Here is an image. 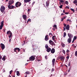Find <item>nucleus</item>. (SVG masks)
I'll return each instance as SVG.
<instances>
[{
	"label": "nucleus",
	"mask_w": 77,
	"mask_h": 77,
	"mask_svg": "<svg viewBox=\"0 0 77 77\" xmlns=\"http://www.w3.org/2000/svg\"><path fill=\"white\" fill-rule=\"evenodd\" d=\"M5 10V7L3 5H2L0 8V11L2 13H3Z\"/></svg>",
	"instance_id": "nucleus-1"
},
{
	"label": "nucleus",
	"mask_w": 77,
	"mask_h": 77,
	"mask_svg": "<svg viewBox=\"0 0 77 77\" xmlns=\"http://www.w3.org/2000/svg\"><path fill=\"white\" fill-rule=\"evenodd\" d=\"M7 35H10L9 36V38H11V37H12V32H11L10 31H8L7 32Z\"/></svg>",
	"instance_id": "nucleus-2"
},
{
	"label": "nucleus",
	"mask_w": 77,
	"mask_h": 77,
	"mask_svg": "<svg viewBox=\"0 0 77 77\" xmlns=\"http://www.w3.org/2000/svg\"><path fill=\"white\" fill-rule=\"evenodd\" d=\"M21 4L20 2H17L15 4L16 7L18 8L21 6Z\"/></svg>",
	"instance_id": "nucleus-3"
},
{
	"label": "nucleus",
	"mask_w": 77,
	"mask_h": 77,
	"mask_svg": "<svg viewBox=\"0 0 77 77\" xmlns=\"http://www.w3.org/2000/svg\"><path fill=\"white\" fill-rule=\"evenodd\" d=\"M1 47L2 50H4L5 48V46L4 44H3L2 43H1Z\"/></svg>",
	"instance_id": "nucleus-4"
},
{
	"label": "nucleus",
	"mask_w": 77,
	"mask_h": 77,
	"mask_svg": "<svg viewBox=\"0 0 77 77\" xmlns=\"http://www.w3.org/2000/svg\"><path fill=\"white\" fill-rule=\"evenodd\" d=\"M4 22L3 21H2L1 23V25L0 26V29L2 30V28H3V23Z\"/></svg>",
	"instance_id": "nucleus-5"
},
{
	"label": "nucleus",
	"mask_w": 77,
	"mask_h": 77,
	"mask_svg": "<svg viewBox=\"0 0 77 77\" xmlns=\"http://www.w3.org/2000/svg\"><path fill=\"white\" fill-rule=\"evenodd\" d=\"M20 49L19 48H16L14 49V51L15 52H17V51H18V52H20Z\"/></svg>",
	"instance_id": "nucleus-6"
},
{
	"label": "nucleus",
	"mask_w": 77,
	"mask_h": 77,
	"mask_svg": "<svg viewBox=\"0 0 77 77\" xmlns=\"http://www.w3.org/2000/svg\"><path fill=\"white\" fill-rule=\"evenodd\" d=\"M49 43L51 45H55L54 43L53 42V41L51 40H50L49 41Z\"/></svg>",
	"instance_id": "nucleus-7"
},
{
	"label": "nucleus",
	"mask_w": 77,
	"mask_h": 77,
	"mask_svg": "<svg viewBox=\"0 0 77 77\" xmlns=\"http://www.w3.org/2000/svg\"><path fill=\"white\" fill-rule=\"evenodd\" d=\"M35 57L33 56H32L30 57H29V59L31 61H33V60H35Z\"/></svg>",
	"instance_id": "nucleus-8"
},
{
	"label": "nucleus",
	"mask_w": 77,
	"mask_h": 77,
	"mask_svg": "<svg viewBox=\"0 0 77 77\" xmlns=\"http://www.w3.org/2000/svg\"><path fill=\"white\" fill-rule=\"evenodd\" d=\"M14 3V1L12 0V1H9L8 2V5H12Z\"/></svg>",
	"instance_id": "nucleus-9"
},
{
	"label": "nucleus",
	"mask_w": 77,
	"mask_h": 77,
	"mask_svg": "<svg viewBox=\"0 0 77 77\" xmlns=\"http://www.w3.org/2000/svg\"><path fill=\"white\" fill-rule=\"evenodd\" d=\"M23 19H24L25 21H26V19L27 18V17L26 16V15L25 14H23Z\"/></svg>",
	"instance_id": "nucleus-10"
},
{
	"label": "nucleus",
	"mask_w": 77,
	"mask_h": 77,
	"mask_svg": "<svg viewBox=\"0 0 77 77\" xmlns=\"http://www.w3.org/2000/svg\"><path fill=\"white\" fill-rule=\"evenodd\" d=\"M68 36L69 38H70V39H72V37H73V35L70 33H68Z\"/></svg>",
	"instance_id": "nucleus-11"
},
{
	"label": "nucleus",
	"mask_w": 77,
	"mask_h": 77,
	"mask_svg": "<svg viewBox=\"0 0 77 77\" xmlns=\"http://www.w3.org/2000/svg\"><path fill=\"white\" fill-rule=\"evenodd\" d=\"M55 62V59H53L52 60V65L53 66H54V65Z\"/></svg>",
	"instance_id": "nucleus-12"
},
{
	"label": "nucleus",
	"mask_w": 77,
	"mask_h": 77,
	"mask_svg": "<svg viewBox=\"0 0 77 77\" xmlns=\"http://www.w3.org/2000/svg\"><path fill=\"white\" fill-rule=\"evenodd\" d=\"M60 60H64L65 59V57L63 56H61L60 58Z\"/></svg>",
	"instance_id": "nucleus-13"
},
{
	"label": "nucleus",
	"mask_w": 77,
	"mask_h": 77,
	"mask_svg": "<svg viewBox=\"0 0 77 77\" xmlns=\"http://www.w3.org/2000/svg\"><path fill=\"white\" fill-rule=\"evenodd\" d=\"M51 53H54L55 52V49L54 48H53L51 50Z\"/></svg>",
	"instance_id": "nucleus-14"
},
{
	"label": "nucleus",
	"mask_w": 77,
	"mask_h": 77,
	"mask_svg": "<svg viewBox=\"0 0 77 77\" xmlns=\"http://www.w3.org/2000/svg\"><path fill=\"white\" fill-rule=\"evenodd\" d=\"M48 35H46L45 36V39L46 41L48 40Z\"/></svg>",
	"instance_id": "nucleus-15"
},
{
	"label": "nucleus",
	"mask_w": 77,
	"mask_h": 77,
	"mask_svg": "<svg viewBox=\"0 0 77 77\" xmlns=\"http://www.w3.org/2000/svg\"><path fill=\"white\" fill-rule=\"evenodd\" d=\"M66 29L67 30H69V25H67L66 27Z\"/></svg>",
	"instance_id": "nucleus-16"
},
{
	"label": "nucleus",
	"mask_w": 77,
	"mask_h": 77,
	"mask_svg": "<svg viewBox=\"0 0 77 77\" xmlns=\"http://www.w3.org/2000/svg\"><path fill=\"white\" fill-rule=\"evenodd\" d=\"M32 0H24V3H29V2H30V1Z\"/></svg>",
	"instance_id": "nucleus-17"
},
{
	"label": "nucleus",
	"mask_w": 77,
	"mask_h": 77,
	"mask_svg": "<svg viewBox=\"0 0 77 77\" xmlns=\"http://www.w3.org/2000/svg\"><path fill=\"white\" fill-rule=\"evenodd\" d=\"M71 38H69L68 39V40H67L68 42L69 43H71Z\"/></svg>",
	"instance_id": "nucleus-18"
},
{
	"label": "nucleus",
	"mask_w": 77,
	"mask_h": 77,
	"mask_svg": "<svg viewBox=\"0 0 77 77\" xmlns=\"http://www.w3.org/2000/svg\"><path fill=\"white\" fill-rule=\"evenodd\" d=\"M49 1H48L46 2V6L47 7H48V5H49Z\"/></svg>",
	"instance_id": "nucleus-19"
},
{
	"label": "nucleus",
	"mask_w": 77,
	"mask_h": 77,
	"mask_svg": "<svg viewBox=\"0 0 77 77\" xmlns=\"http://www.w3.org/2000/svg\"><path fill=\"white\" fill-rule=\"evenodd\" d=\"M6 56H4L2 58V60L5 61V60H6Z\"/></svg>",
	"instance_id": "nucleus-20"
},
{
	"label": "nucleus",
	"mask_w": 77,
	"mask_h": 77,
	"mask_svg": "<svg viewBox=\"0 0 77 77\" xmlns=\"http://www.w3.org/2000/svg\"><path fill=\"white\" fill-rule=\"evenodd\" d=\"M46 50L47 52H50V51L51 50V48H47Z\"/></svg>",
	"instance_id": "nucleus-21"
},
{
	"label": "nucleus",
	"mask_w": 77,
	"mask_h": 77,
	"mask_svg": "<svg viewBox=\"0 0 77 77\" xmlns=\"http://www.w3.org/2000/svg\"><path fill=\"white\" fill-rule=\"evenodd\" d=\"M16 73L17 75H18V76L20 75V72L18 71H17Z\"/></svg>",
	"instance_id": "nucleus-22"
},
{
	"label": "nucleus",
	"mask_w": 77,
	"mask_h": 77,
	"mask_svg": "<svg viewBox=\"0 0 77 77\" xmlns=\"http://www.w3.org/2000/svg\"><path fill=\"white\" fill-rule=\"evenodd\" d=\"M61 45L62 47H65V44L63 43H61Z\"/></svg>",
	"instance_id": "nucleus-23"
},
{
	"label": "nucleus",
	"mask_w": 77,
	"mask_h": 77,
	"mask_svg": "<svg viewBox=\"0 0 77 77\" xmlns=\"http://www.w3.org/2000/svg\"><path fill=\"white\" fill-rule=\"evenodd\" d=\"M66 21H67V22H68V21H69V22H71H71H72V21H71V20L69 19H68Z\"/></svg>",
	"instance_id": "nucleus-24"
},
{
	"label": "nucleus",
	"mask_w": 77,
	"mask_h": 77,
	"mask_svg": "<svg viewBox=\"0 0 77 77\" xmlns=\"http://www.w3.org/2000/svg\"><path fill=\"white\" fill-rule=\"evenodd\" d=\"M53 27H54L55 28V29H57V26H56V24H55L54 25V26H53Z\"/></svg>",
	"instance_id": "nucleus-25"
},
{
	"label": "nucleus",
	"mask_w": 77,
	"mask_h": 77,
	"mask_svg": "<svg viewBox=\"0 0 77 77\" xmlns=\"http://www.w3.org/2000/svg\"><path fill=\"white\" fill-rule=\"evenodd\" d=\"M73 3H74L75 4V3H77V0H74V1H73Z\"/></svg>",
	"instance_id": "nucleus-26"
},
{
	"label": "nucleus",
	"mask_w": 77,
	"mask_h": 77,
	"mask_svg": "<svg viewBox=\"0 0 77 77\" xmlns=\"http://www.w3.org/2000/svg\"><path fill=\"white\" fill-rule=\"evenodd\" d=\"M66 32H64L63 34V37L64 38H65V36H66Z\"/></svg>",
	"instance_id": "nucleus-27"
},
{
	"label": "nucleus",
	"mask_w": 77,
	"mask_h": 77,
	"mask_svg": "<svg viewBox=\"0 0 77 77\" xmlns=\"http://www.w3.org/2000/svg\"><path fill=\"white\" fill-rule=\"evenodd\" d=\"M56 39V36H53L52 37V39L53 40H54Z\"/></svg>",
	"instance_id": "nucleus-28"
},
{
	"label": "nucleus",
	"mask_w": 77,
	"mask_h": 77,
	"mask_svg": "<svg viewBox=\"0 0 77 77\" xmlns=\"http://www.w3.org/2000/svg\"><path fill=\"white\" fill-rule=\"evenodd\" d=\"M77 36H74L73 38V40H75V39H77Z\"/></svg>",
	"instance_id": "nucleus-29"
},
{
	"label": "nucleus",
	"mask_w": 77,
	"mask_h": 77,
	"mask_svg": "<svg viewBox=\"0 0 77 77\" xmlns=\"http://www.w3.org/2000/svg\"><path fill=\"white\" fill-rule=\"evenodd\" d=\"M45 48L46 49L48 48V46L47 45H46L45 46Z\"/></svg>",
	"instance_id": "nucleus-30"
},
{
	"label": "nucleus",
	"mask_w": 77,
	"mask_h": 77,
	"mask_svg": "<svg viewBox=\"0 0 77 77\" xmlns=\"http://www.w3.org/2000/svg\"><path fill=\"white\" fill-rule=\"evenodd\" d=\"M26 74H30V72L29 71H27L26 72Z\"/></svg>",
	"instance_id": "nucleus-31"
},
{
	"label": "nucleus",
	"mask_w": 77,
	"mask_h": 77,
	"mask_svg": "<svg viewBox=\"0 0 77 77\" xmlns=\"http://www.w3.org/2000/svg\"><path fill=\"white\" fill-rule=\"evenodd\" d=\"M8 8L9 9H11V6H10V5H8Z\"/></svg>",
	"instance_id": "nucleus-32"
},
{
	"label": "nucleus",
	"mask_w": 77,
	"mask_h": 77,
	"mask_svg": "<svg viewBox=\"0 0 77 77\" xmlns=\"http://www.w3.org/2000/svg\"><path fill=\"white\" fill-rule=\"evenodd\" d=\"M70 10H71V11H72V12H74L75 11H74V10L73 9L71 8Z\"/></svg>",
	"instance_id": "nucleus-33"
},
{
	"label": "nucleus",
	"mask_w": 77,
	"mask_h": 77,
	"mask_svg": "<svg viewBox=\"0 0 77 77\" xmlns=\"http://www.w3.org/2000/svg\"><path fill=\"white\" fill-rule=\"evenodd\" d=\"M60 2L62 3H64V1H63V0H60Z\"/></svg>",
	"instance_id": "nucleus-34"
},
{
	"label": "nucleus",
	"mask_w": 77,
	"mask_h": 77,
	"mask_svg": "<svg viewBox=\"0 0 77 77\" xmlns=\"http://www.w3.org/2000/svg\"><path fill=\"white\" fill-rule=\"evenodd\" d=\"M75 56L77 57V51H76L75 52Z\"/></svg>",
	"instance_id": "nucleus-35"
},
{
	"label": "nucleus",
	"mask_w": 77,
	"mask_h": 77,
	"mask_svg": "<svg viewBox=\"0 0 77 77\" xmlns=\"http://www.w3.org/2000/svg\"><path fill=\"white\" fill-rule=\"evenodd\" d=\"M62 6H63V5H61L59 6L60 8V9H61V8H62Z\"/></svg>",
	"instance_id": "nucleus-36"
},
{
	"label": "nucleus",
	"mask_w": 77,
	"mask_h": 77,
	"mask_svg": "<svg viewBox=\"0 0 77 77\" xmlns=\"http://www.w3.org/2000/svg\"><path fill=\"white\" fill-rule=\"evenodd\" d=\"M14 9V6H13V5H12L11 6V9Z\"/></svg>",
	"instance_id": "nucleus-37"
},
{
	"label": "nucleus",
	"mask_w": 77,
	"mask_h": 77,
	"mask_svg": "<svg viewBox=\"0 0 77 77\" xmlns=\"http://www.w3.org/2000/svg\"><path fill=\"white\" fill-rule=\"evenodd\" d=\"M67 55H68V56L66 57V58L67 59H68L69 57V56H68V54H67Z\"/></svg>",
	"instance_id": "nucleus-38"
},
{
	"label": "nucleus",
	"mask_w": 77,
	"mask_h": 77,
	"mask_svg": "<svg viewBox=\"0 0 77 77\" xmlns=\"http://www.w3.org/2000/svg\"><path fill=\"white\" fill-rule=\"evenodd\" d=\"M63 52L64 54H65V51L64 50H63Z\"/></svg>",
	"instance_id": "nucleus-39"
},
{
	"label": "nucleus",
	"mask_w": 77,
	"mask_h": 77,
	"mask_svg": "<svg viewBox=\"0 0 77 77\" xmlns=\"http://www.w3.org/2000/svg\"><path fill=\"white\" fill-rule=\"evenodd\" d=\"M13 71L12 70H11V71H10V74H11L12 73Z\"/></svg>",
	"instance_id": "nucleus-40"
},
{
	"label": "nucleus",
	"mask_w": 77,
	"mask_h": 77,
	"mask_svg": "<svg viewBox=\"0 0 77 77\" xmlns=\"http://www.w3.org/2000/svg\"><path fill=\"white\" fill-rule=\"evenodd\" d=\"M65 3H66V5H68V1H66L65 2Z\"/></svg>",
	"instance_id": "nucleus-41"
},
{
	"label": "nucleus",
	"mask_w": 77,
	"mask_h": 77,
	"mask_svg": "<svg viewBox=\"0 0 77 77\" xmlns=\"http://www.w3.org/2000/svg\"><path fill=\"white\" fill-rule=\"evenodd\" d=\"M29 21H31V19H29L27 21V22Z\"/></svg>",
	"instance_id": "nucleus-42"
},
{
	"label": "nucleus",
	"mask_w": 77,
	"mask_h": 77,
	"mask_svg": "<svg viewBox=\"0 0 77 77\" xmlns=\"http://www.w3.org/2000/svg\"><path fill=\"white\" fill-rule=\"evenodd\" d=\"M63 25L65 27L66 26V24H65V23L63 24Z\"/></svg>",
	"instance_id": "nucleus-43"
},
{
	"label": "nucleus",
	"mask_w": 77,
	"mask_h": 77,
	"mask_svg": "<svg viewBox=\"0 0 77 77\" xmlns=\"http://www.w3.org/2000/svg\"><path fill=\"white\" fill-rule=\"evenodd\" d=\"M63 30L64 31H65V29H66V28H65V27H63Z\"/></svg>",
	"instance_id": "nucleus-44"
},
{
	"label": "nucleus",
	"mask_w": 77,
	"mask_h": 77,
	"mask_svg": "<svg viewBox=\"0 0 77 77\" xmlns=\"http://www.w3.org/2000/svg\"><path fill=\"white\" fill-rule=\"evenodd\" d=\"M66 8H67V9H69V7L67 6L66 7Z\"/></svg>",
	"instance_id": "nucleus-45"
},
{
	"label": "nucleus",
	"mask_w": 77,
	"mask_h": 77,
	"mask_svg": "<svg viewBox=\"0 0 77 77\" xmlns=\"http://www.w3.org/2000/svg\"><path fill=\"white\" fill-rule=\"evenodd\" d=\"M2 56L0 54V59H2Z\"/></svg>",
	"instance_id": "nucleus-46"
},
{
	"label": "nucleus",
	"mask_w": 77,
	"mask_h": 77,
	"mask_svg": "<svg viewBox=\"0 0 77 77\" xmlns=\"http://www.w3.org/2000/svg\"><path fill=\"white\" fill-rule=\"evenodd\" d=\"M52 71H54V68H53L51 70Z\"/></svg>",
	"instance_id": "nucleus-47"
},
{
	"label": "nucleus",
	"mask_w": 77,
	"mask_h": 77,
	"mask_svg": "<svg viewBox=\"0 0 77 77\" xmlns=\"http://www.w3.org/2000/svg\"><path fill=\"white\" fill-rule=\"evenodd\" d=\"M66 52H67V53H69V51L67 50L66 51Z\"/></svg>",
	"instance_id": "nucleus-48"
},
{
	"label": "nucleus",
	"mask_w": 77,
	"mask_h": 77,
	"mask_svg": "<svg viewBox=\"0 0 77 77\" xmlns=\"http://www.w3.org/2000/svg\"><path fill=\"white\" fill-rule=\"evenodd\" d=\"M65 14H66V15H67L68 14V13H67V12H65Z\"/></svg>",
	"instance_id": "nucleus-49"
},
{
	"label": "nucleus",
	"mask_w": 77,
	"mask_h": 77,
	"mask_svg": "<svg viewBox=\"0 0 77 77\" xmlns=\"http://www.w3.org/2000/svg\"><path fill=\"white\" fill-rule=\"evenodd\" d=\"M66 17H63V19H65V18H66Z\"/></svg>",
	"instance_id": "nucleus-50"
},
{
	"label": "nucleus",
	"mask_w": 77,
	"mask_h": 77,
	"mask_svg": "<svg viewBox=\"0 0 77 77\" xmlns=\"http://www.w3.org/2000/svg\"><path fill=\"white\" fill-rule=\"evenodd\" d=\"M75 41V40H74V39H73V41H72V43H74V42Z\"/></svg>",
	"instance_id": "nucleus-51"
},
{
	"label": "nucleus",
	"mask_w": 77,
	"mask_h": 77,
	"mask_svg": "<svg viewBox=\"0 0 77 77\" xmlns=\"http://www.w3.org/2000/svg\"><path fill=\"white\" fill-rule=\"evenodd\" d=\"M47 56H45V58L46 59H47Z\"/></svg>",
	"instance_id": "nucleus-52"
},
{
	"label": "nucleus",
	"mask_w": 77,
	"mask_h": 77,
	"mask_svg": "<svg viewBox=\"0 0 77 77\" xmlns=\"http://www.w3.org/2000/svg\"><path fill=\"white\" fill-rule=\"evenodd\" d=\"M35 3V2H33L32 5H34Z\"/></svg>",
	"instance_id": "nucleus-53"
},
{
	"label": "nucleus",
	"mask_w": 77,
	"mask_h": 77,
	"mask_svg": "<svg viewBox=\"0 0 77 77\" xmlns=\"http://www.w3.org/2000/svg\"><path fill=\"white\" fill-rule=\"evenodd\" d=\"M65 10H63V13H65Z\"/></svg>",
	"instance_id": "nucleus-54"
},
{
	"label": "nucleus",
	"mask_w": 77,
	"mask_h": 77,
	"mask_svg": "<svg viewBox=\"0 0 77 77\" xmlns=\"http://www.w3.org/2000/svg\"><path fill=\"white\" fill-rule=\"evenodd\" d=\"M11 39L9 38V42H11Z\"/></svg>",
	"instance_id": "nucleus-55"
},
{
	"label": "nucleus",
	"mask_w": 77,
	"mask_h": 77,
	"mask_svg": "<svg viewBox=\"0 0 77 77\" xmlns=\"http://www.w3.org/2000/svg\"><path fill=\"white\" fill-rule=\"evenodd\" d=\"M8 1H9V0H6L5 2H8Z\"/></svg>",
	"instance_id": "nucleus-56"
},
{
	"label": "nucleus",
	"mask_w": 77,
	"mask_h": 77,
	"mask_svg": "<svg viewBox=\"0 0 77 77\" xmlns=\"http://www.w3.org/2000/svg\"><path fill=\"white\" fill-rule=\"evenodd\" d=\"M63 19H62L61 20V21H63Z\"/></svg>",
	"instance_id": "nucleus-57"
},
{
	"label": "nucleus",
	"mask_w": 77,
	"mask_h": 77,
	"mask_svg": "<svg viewBox=\"0 0 77 77\" xmlns=\"http://www.w3.org/2000/svg\"><path fill=\"white\" fill-rule=\"evenodd\" d=\"M64 15V14H63V13H62L61 14V15Z\"/></svg>",
	"instance_id": "nucleus-58"
},
{
	"label": "nucleus",
	"mask_w": 77,
	"mask_h": 77,
	"mask_svg": "<svg viewBox=\"0 0 77 77\" xmlns=\"http://www.w3.org/2000/svg\"><path fill=\"white\" fill-rule=\"evenodd\" d=\"M53 30L54 31V30H55V29H54V28H53Z\"/></svg>",
	"instance_id": "nucleus-59"
},
{
	"label": "nucleus",
	"mask_w": 77,
	"mask_h": 77,
	"mask_svg": "<svg viewBox=\"0 0 77 77\" xmlns=\"http://www.w3.org/2000/svg\"><path fill=\"white\" fill-rule=\"evenodd\" d=\"M28 64V63H26V64H25V65H27Z\"/></svg>",
	"instance_id": "nucleus-60"
},
{
	"label": "nucleus",
	"mask_w": 77,
	"mask_h": 77,
	"mask_svg": "<svg viewBox=\"0 0 77 77\" xmlns=\"http://www.w3.org/2000/svg\"><path fill=\"white\" fill-rule=\"evenodd\" d=\"M74 48H76V46H74L73 47Z\"/></svg>",
	"instance_id": "nucleus-61"
},
{
	"label": "nucleus",
	"mask_w": 77,
	"mask_h": 77,
	"mask_svg": "<svg viewBox=\"0 0 77 77\" xmlns=\"http://www.w3.org/2000/svg\"><path fill=\"white\" fill-rule=\"evenodd\" d=\"M51 34V33H49V36H50Z\"/></svg>",
	"instance_id": "nucleus-62"
},
{
	"label": "nucleus",
	"mask_w": 77,
	"mask_h": 77,
	"mask_svg": "<svg viewBox=\"0 0 77 77\" xmlns=\"http://www.w3.org/2000/svg\"><path fill=\"white\" fill-rule=\"evenodd\" d=\"M9 77H11V75H9Z\"/></svg>",
	"instance_id": "nucleus-63"
},
{
	"label": "nucleus",
	"mask_w": 77,
	"mask_h": 77,
	"mask_svg": "<svg viewBox=\"0 0 77 77\" xmlns=\"http://www.w3.org/2000/svg\"><path fill=\"white\" fill-rule=\"evenodd\" d=\"M54 42H55V43H56V40H54Z\"/></svg>",
	"instance_id": "nucleus-64"
}]
</instances>
